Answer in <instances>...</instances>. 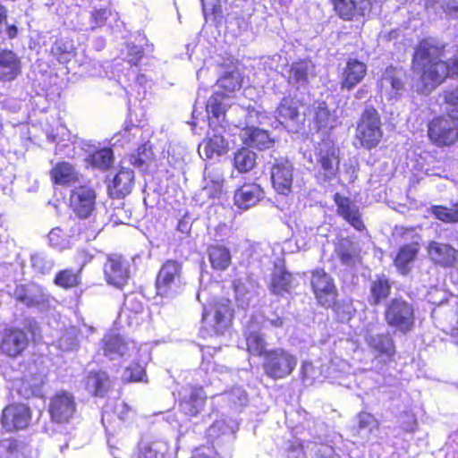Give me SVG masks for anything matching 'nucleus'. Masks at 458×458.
<instances>
[{
  "label": "nucleus",
  "mask_w": 458,
  "mask_h": 458,
  "mask_svg": "<svg viewBox=\"0 0 458 458\" xmlns=\"http://www.w3.org/2000/svg\"><path fill=\"white\" fill-rule=\"evenodd\" d=\"M228 400L235 405H243L247 400L246 392L242 387H236L228 394Z\"/></svg>",
  "instance_id": "58"
},
{
  "label": "nucleus",
  "mask_w": 458,
  "mask_h": 458,
  "mask_svg": "<svg viewBox=\"0 0 458 458\" xmlns=\"http://www.w3.org/2000/svg\"><path fill=\"white\" fill-rule=\"evenodd\" d=\"M256 153L248 148L237 150L233 157V165L241 173L250 171L256 165Z\"/></svg>",
  "instance_id": "39"
},
{
  "label": "nucleus",
  "mask_w": 458,
  "mask_h": 458,
  "mask_svg": "<svg viewBox=\"0 0 458 458\" xmlns=\"http://www.w3.org/2000/svg\"><path fill=\"white\" fill-rule=\"evenodd\" d=\"M444 98L447 104L458 108V88L445 91Z\"/></svg>",
  "instance_id": "62"
},
{
  "label": "nucleus",
  "mask_w": 458,
  "mask_h": 458,
  "mask_svg": "<svg viewBox=\"0 0 458 458\" xmlns=\"http://www.w3.org/2000/svg\"><path fill=\"white\" fill-rule=\"evenodd\" d=\"M228 299H221L204 308L201 333L207 335H223L228 331L232 320Z\"/></svg>",
  "instance_id": "3"
},
{
  "label": "nucleus",
  "mask_w": 458,
  "mask_h": 458,
  "mask_svg": "<svg viewBox=\"0 0 458 458\" xmlns=\"http://www.w3.org/2000/svg\"><path fill=\"white\" fill-rule=\"evenodd\" d=\"M313 111L314 121L319 129H327L335 126L337 117L335 111H330L325 102H315Z\"/></svg>",
  "instance_id": "35"
},
{
  "label": "nucleus",
  "mask_w": 458,
  "mask_h": 458,
  "mask_svg": "<svg viewBox=\"0 0 458 458\" xmlns=\"http://www.w3.org/2000/svg\"><path fill=\"white\" fill-rule=\"evenodd\" d=\"M50 244L59 250L70 247L69 236L60 227L52 229L48 234Z\"/></svg>",
  "instance_id": "50"
},
{
  "label": "nucleus",
  "mask_w": 458,
  "mask_h": 458,
  "mask_svg": "<svg viewBox=\"0 0 458 458\" xmlns=\"http://www.w3.org/2000/svg\"><path fill=\"white\" fill-rule=\"evenodd\" d=\"M428 136L437 145L453 144L458 138V120L451 115L434 119L428 125Z\"/></svg>",
  "instance_id": "7"
},
{
  "label": "nucleus",
  "mask_w": 458,
  "mask_h": 458,
  "mask_svg": "<svg viewBox=\"0 0 458 458\" xmlns=\"http://www.w3.org/2000/svg\"><path fill=\"white\" fill-rule=\"evenodd\" d=\"M318 162L325 178L330 179L335 175L339 165L338 149L332 142L323 141L319 145Z\"/></svg>",
  "instance_id": "16"
},
{
  "label": "nucleus",
  "mask_w": 458,
  "mask_h": 458,
  "mask_svg": "<svg viewBox=\"0 0 458 458\" xmlns=\"http://www.w3.org/2000/svg\"><path fill=\"white\" fill-rule=\"evenodd\" d=\"M433 215L439 220L446 223L458 222V203L452 208L444 206H434L431 208Z\"/></svg>",
  "instance_id": "47"
},
{
  "label": "nucleus",
  "mask_w": 458,
  "mask_h": 458,
  "mask_svg": "<svg viewBox=\"0 0 458 458\" xmlns=\"http://www.w3.org/2000/svg\"><path fill=\"white\" fill-rule=\"evenodd\" d=\"M109 15H111L110 10L99 9L92 13V19L94 20L96 26H99L105 22Z\"/></svg>",
  "instance_id": "63"
},
{
  "label": "nucleus",
  "mask_w": 458,
  "mask_h": 458,
  "mask_svg": "<svg viewBox=\"0 0 458 458\" xmlns=\"http://www.w3.org/2000/svg\"><path fill=\"white\" fill-rule=\"evenodd\" d=\"M134 173L129 168H121L114 177L109 186L111 194L115 198H122L129 194L133 187Z\"/></svg>",
  "instance_id": "26"
},
{
  "label": "nucleus",
  "mask_w": 458,
  "mask_h": 458,
  "mask_svg": "<svg viewBox=\"0 0 458 458\" xmlns=\"http://www.w3.org/2000/svg\"><path fill=\"white\" fill-rule=\"evenodd\" d=\"M446 55L442 48L430 40L420 42L414 55V66L420 69L421 87L420 90L429 93L448 76L458 75V47L449 63L443 60Z\"/></svg>",
  "instance_id": "1"
},
{
  "label": "nucleus",
  "mask_w": 458,
  "mask_h": 458,
  "mask_svg": "<svg viewBox=\"0 0 458 458\" xmlns=\"http://www.w3.org/2000/svg\"><path fill=\"white\" fill-rule=\"evenodd\" d=\"M335 199L339 215L355 229L361 230L364 225L360 219V215L357 206L349 199L341 197L339 194L335 195Z\"/></svg>",
  "instance_id": "27"
},
{
  "label": "nucleus",
  "mask_w": 458,
  "mask_h": 458,
  "mask_svg": "<svg viewBox=\"0 0 458 458\" xmlns=\"http://www.w3.org/2000/svg\"><path fill=\"white\" fill-rule=\"evenodd\" d=\"M51 180L55 184L68 186L78 180V173L68 162L56 163L50 171Z\"/></svg>",
  "instance_id": "29"
},
{
  "label": "nucleus",
  "mask_w": 458,
  "mask_h": 458,
  "mask_svg": "<svg viewBox=\"0 0 458 458\" xmlns=\"http://www.w3.org/2000/svg\"><path fill=\"white\" fill-rule=\"evenodd\" d=\"M368 343L371 348L379 353H386L387 355L392 353V343L387 336L380 335H371L368 339Z\"/></svg>",
  "instance_id": "49"
},
{
  "label": "nucleus",
  "mask_w": 458,
  "mask_h": 458,
  "mask_svg": "<svg viewBox=\"0 0 458 458\" xmlns=\"http://www.w3.org/2000/svg\"><path fill=\"white\" fill-rule=\"evenodd\" d=\"M298 359L284 349L277 348L266 352L263 369L269 377L280 379L289 376L295 369Z\"/></svg>",
  "instance_id": "4"
},
{
  "label": "nucleus",
  "mask_w": 458,
  "mask_h": 458,
  "mask_svg": "<svg viewBox=\"0 0 458 458\" xmlns=\"http://www.w3.org/2000/svg\"><path fill=\"white\" fill-rule=\"evenodd\" d=\"M436 4L449 15L458 14V0H427L426 6H433Z\"/></svg>",
  "instance_id": "54"
},
{
  "label": "nucleus",
  "mask_w": 458,
  "mask_h": 458,
  "mask_svg": "<svg viewBox=\"0 0 458 458\" xmlns=\"http://www.w3.org/2000/svg\"><path fill=\"white\" fill-rule=\"evenodd\" d=\"M0 458H26L25 448L13 439L1 440Z\"/></svg>",
  "instance_id": "40"
},
{
  "label": "nucleus",
  "mask_w": 458,
  "mask_h": 458,
  "mask_svg": "<svg viewBox=\"0 0 458 458\" xmlns=\"http://www.w3.org/2000/svg\"><path fill=\"white\" fill-rule=\"evenodd\" d=\"M31 265L38 272L45 274L53 268L54 263L43 253H35L31 256Z\"/></svg>",
  "instance_id": "51"
},
{
  "label": "nucleus",
  "mask_w": 458,
  "mask_h": 458,
  "mask_svg": "<svg viewBox=\"0 0 458 458\" xmlns=\"http://www.w3.org/2000/svg\"><path fill=\"white\" fill-rule=\"evenodd\" d=\"M88 165L106 170L114 162V153L109 148H102L90 153L85 159Z\"/></svg>",
  "instance_id": "37"
},
{
  "label": "nucleus",
  "mask_w": 458,
  "mask_h": 458,
  "mask_svg": "<svg viewBox=\"0 0 458 458\" xmlns=\"http://www.w3.org/2000/svg\"><path fill=\"white\" fill-rule=\"evenodd\" d=\"M241 138L245 144L260 150L269 148L273 145L267 131L255 126L244 127L241 132Z\"/></svg>",
  "instance_id": "28"
},
{
  "label": "nucleus",
  "mask_w": 458,
  "mask_h": 458,
  "mask_svg": "<svg viewBox=\"0 0 458 458\" xmlns=\"http://www.w3.org/2000/svg\"><path fill=\"white\" fill-rule=\"evenodd\" d=\"M91 259L92 255L86 250H78L75 256V261L80 266L79 271H81L82 267L91 260Z\"/></svg>",
  "instance_id": "61"
},
{
  "label": "nucleus",
  "mask_w": 458,
  "mask_h": 458,
  "mask_svg": "<svg viewBox=\"0 0 458 458\" xmlns=\"http://www.w3.org/2000/svg\"><path fill=\"white\" fill-rule=\"evenodd\" d=\"M14 297L27 307L39 310L47 309L50 301L44 289L32 283L18 285L14 291Z\"/></svg>",
  "instance_id": "10"
},
{
  "label": "nucleus",
  "mask_w": 458,
  "mask_h": 458,
  "mask_svg": "<svg viewBox=\"0 0 458 458\" xmlns=\"http://www.w3.org/2000/svg\"><path fill=\"white\" fill-rule=\"evenodd\" d=\"M381 122L374 108H366L356 130V139L366 148L376 147L382 138Z\"/></svg>",
  "instance_id": "5"
},
{
  "label": "nucleus",
  "mask_w": 458,
  "mask_h": 458,
  "mask_svg": "<svg viewBox=\"0 0 458 458\" xmlns=\"http://www.w3.org/2000/svg\"><path fill=\"white\" fill-rule=\"evenodd\" d=\"M208 260L215 270L225 271L231 264V251L225 246L214 244L208 249Z\"/></svg>",
  "instance_id": "30"
},
{
  "label": "nucleus",
  "mask_w": 458,
  "mask_h": 458,
  "mask_svg": "<svg viewBox=\"0 0 458 458\" xmlns=\"http://www.w3.org/2000/svg\"><path fill=\"white\" fill-rule=\"evenodd\" d=\"M78 334L76 327L67 328L58 341L59 348L63 351L73 350L78 345Z\"/></svg>",
  "instance_id": "48"
},
{
  "label": "nucleus",
  "mask_w": 458,
  "mask_h": 458,
  "mask_svg": "<svg viewBox=\"0 0 458 458\" xmlns=\"http://www.w3.org/2000/svg\"><path fill=\"white\" fill-rule=\"evenodd\" d=\"M206 397L202 388L191 387L180 403L181 410L187 415L195 416L203 409Z\"/></svg>",
  "instance_id": "25"
},
{
  "label": "nucleus",
  "mask_w": 458,
  "mask_h": 458,
  "mask_svg": "<svg viewBox=\"0 0 458 458\" xmlns=\"http://www.w3.org/2000/svg\"><path fill=\"white\" fill-rule=\"evenodd\" d=\"M314 65L311 61L303 60L292 64L288 72V82L300 89L309 83L310 77L313 76Z\"/></svg>",
  "instance_id": "20"
},
{
  "label": "nucleus",
  "mask_w": 458,
  "mask_h": 458,
  "mask_svg": "<svg viewBox=\"0 0 458 458\" xmlns=\"http://www.w3.org/2000/svg\"><path fill=\"white\" fill-rule=\"evenodd\" d=\"M104 274L108 284L122 288L129 279L128 265L120 256H110L104 265Z\"/></svg>",
  "instance_id": "13"
},
{
  "label": "nucleus",
  "mask_w": 458,
  "mask_h": 458,
  "mask_svg": "<svg viewBox=\"0 0 458 458\" xmlns=\"http://www.w3.org/2000/svg\"><path fill=\"white\" fill-rule=\"evenodd\" d=\"M143 310V304L138 296L131 294L125 297L122 316L127 317L129 326H137L140 323Z\"/></svg>",
  "instance_id": "34"
},
{
  "label": "nucleus",
  "mask_w": 458,
  "mask_h": 458,
  "mask_svg": "<svg viewBox=\"0 0 458 458\" xmlns=\"http://www.w3.org/2000/svg\"><path fill=\"white\" fill-rule=\"evenodd\" d=\"M234 290L236 300L238 301L242 308L244 309L246 306L249 305L250 301L252 296L251 293L246 291L244 284L242 283L235 284Z\"/></svg>",
  "instance_id": "56"
},
{
  "label": "nucleus",
  "mask_w": 458,
  "mask_h": 458,
  "mask_svg": "<svg viewBox=\"0 0 458 458\" xmlns=\"http://www.w3.org/2000/svg\"><path fill=\"white\" fill-rule=\"evenodd\" d=\"M30 420V409L24 404L9 405L4 409L2 413L3 427L8 431L26 428Z\"/></svg>",
  "instance_id": "14"
},
{
  "label": "nucleus",
  "mask_w": 458,
  "mask_h": 458,
  "mask_svg": "<svg viewBox=\"0 0 458 458\" xmlns=\"http://www.w3.org/2000/svg\"><path fill=\"white\" fill-rule=\"evenodd\" d=\"M359 433L361 437H368L378 427L377 420L368 412H360L358 416Z\"/></svg>",
  "instance_id": "46"
},
{
  "label": "nucleus",
  "mask_w": 458,
  "mask_h": 458,
  "mask_svg": "<svg viewBox=\"0 0 458 458\" xmlns=\"http://www.w3.org/2000/svg\"><path fill=\"white\" fill-rule=\"evenodd\" d=\"M156 287L161 297L175 296L182 288L181 265L176 261L167 260L159 270Z\"/></svg>",
  "instance_id": "6"
},
{
  "label": "nucleus",
  "mask_w": 458,
  "mask_h": 458,
  "mask_svg": "<svg viewBox=\"0 0 458 458\" xmlns=\"http://www.w3.org/2000/svg\"><path fill=\"white\" fill-rule=\"evenodd\" d=\"M371 299L374 304L386 299L390 293V284L385 276H379L373 280L370 286Z\"/></svg>",
  "instance_id": "42"
},
{
  "label": "nucleus",
  "mask_w": 458,
  "mask_h": 458,
  "mask_svg": "<svg viewBox=\"0 0 458 458\" xmlns=\"http://www.w3.org/2000/svg\"><path fill=\"white\" fill-rule=\"evenodd\" d=\"M242 85V76L238 70H232L225 72L224 75L217 81V87L224 90L217 91L211 97L219 94L223 97L222 103L226 105V109L229 107L228 98L229 94L239 90Z\"/></svg>",
  "instance_id": "23"
},
{
  "label": "nucleus",
  "mask_w": 458,
  "mask_h": 458,
  "mask_svg": "<svg viewBox=\"0 0 458 458\" xmlns=\"http://www.w3.org/2000/svg\"><path fill=\"white\" fill-rule=\"evenodd\" d=\"M419 251V243L417 242H413L412 243L406 245L403 248V263H409L413 260ZM404 272V267H403V273Z\"/></svg>",
  "instance_id": "57"
},
{
  "label": "nucleus",
  "mask_w": 458,
  "mask_h": 458,
  "mask_svg": "<svg viewBox=\"0 0 458 458\" xmlns=\"http://www.w3.org/2000/svg\"><path fill=\"white\" fill-rule=\"evenodd\" d=\"M335 12L346 21L352 20L356 15L365 16L369 14L374 3L372 0H332Z\"/></svg>",
  "instance_id": "15"
},
{
  "label": "nucleus",
  "mask_w": 458,
  "mask_h": 458,
  "mask_svg": "<svg viewBox=\"0 0 458 458\" xmlns=\"http://www.w3.org/2000/svg\"><path fill=\"white\" fill-rule=\"evenodd\" d=\"M367 73V66L364 63L356 59L347 62L341 76V86L343 89H352L359 84Z\"/></svg>",
  "instance_id": "19"
},
{
  "label": "nucleus",
  "mask_w": 458,
  "mask_h": 458,
  "mask_svg": "<svg viewBox=\"0 0 458 458\" xmlns=\"http://www.w3.org/2000/svg\"><path fill=\"white\" fill-rule=\"evenodd\" d=\"M267 116L266 114L256 108H249L246 114V126H255L256 123H265Z\"/></svg>",
  "instance_id": "55"
},
{
  "label": "nucleus",
  "mask_w": 458,
  "mask_h": 458,
  "mask_svg": "<svg viewBox=\"0 0 458 458\" xmlns=\"http://www.w3.org/2000/svg\"><path fill=\"white\" fill-rule=\"evenodd\" d=\"M430 259L440 265L448 266L456 259V250L451 246L443 243L431 242L428 246Z\"/></svg>",
  "instance_id": "33"
},
{
  "label": "nucleus",
  "mask_w": 458,
  "mask_h": 458,
  "mask_svg": "<svg viewBox=\"0 0 458 458\" xmlns=\"http://www.w3.org/2000/svg\"><path fill=\"white\" fill-rule=\"evenodd\" d=\"M102 342L104 355L111 360L130 354L131 352L136 350L134 342L125 341L123 337L114 334L106 335Z\"/></svg>",
  "instance_id": "17"
},
{
  "label": "nucleus",
  "mask_w": 458,
  "mask_h": 458,
  "mask_svg": "<svg viewBox=\"0 0 458 458\" xmlns=\"http://www.w3.org/2000/svg\"><path fill=\"white\" fill-rule=\"evenodd\" d=\"M222 98L219 94L210 97L206 106L209 130L199 146V153L205 158H218L229 150V142L224 135L229 121L226 117V105L222 103Z\"/></svg>",
  "instance_id": "2"
},
{
  "label": "nucleus",
  "mask_w": 458,
  "mask_h": 458,
  "mask_svg": "<svg viewBox=\"0 0 458 458\" xmlns=\"http://www.w3.org/2000/svg\"><path fill=\"white\" fill-rule=\"evenodd\" d=\"M386 319L391 326H399L401 324V302L394 299L387 307L386 311Z\"/></svg>",
  "instance_id": "52"
},
{
  "label": "nucleus",
  "mask_w": 458,
  "mask_h": 458,
  "mask_svg": "<svg viewBox=\"0 0 458 458\" xmlns=\"http://www.w3.org/2000/svg\"><path fill=\"white\" fill-rule=\"evenodd\" d=\"M335 362L331 363V366L324 369L323 365L317 366L309 361H304L301 365V374L303 379L314 383L316 381H321L323 378L332 377L335 378Z\"/></svg>",
  "instance_id": "31"
},
{
  "label": "nucleus",
  "mask_w": 458,
  "mask_h": 458,
  "mask_svg": "<svg viewBox=\"0 0 458 458\" xmlns=\"http://www.w3.org/2000/svg\"><path fill=\"white\" fill-rule=\"evenodd\" d=\"M21 61L11 50L0 49V80L13 81L21 73Z\"/></svg>",
  "instance_id": "22"
},
{
  "label": "nucleus",
  "mask_w": 458,
  "mask_h": 458,
  "mask_svg": "<svg viewBox=\"0 0 458 458\" xmlns=\"http://www.w3.org/2000/svg\"><path fill=\"white\" fill-rule=\"evenodd\" d=\"M263 197L261 188L257 184H246L236 191L234 204L240 209L245 210L255 206Z\"/></svg>",
  "instance_id": "24"
},
{
  "label": "nucleus",
  "mask_w": 458,
  "mask_h": 458,
  "mask_svg": "<svg viewBox=\"0 0 458 458\" xmlns=\"http://www.w3.org/2000/svg\"><path fill=\"white\" fill-rule=\"evenodd\" d=\"M311 285L318 301L325 307L332 306L337 296V290L332 277L324 270L312 273Z\"/></svg>",
  "instance_id": "8"
},
{
  "label": "nucleus",
  "mask_w": 458,
  "mask_h": 458,
  "mask_svg": "<svg viewBox=\"0 0 458 458\" xmlns=\"http://www.w3.org/2000/svg\"><path fill=\"white\" fill-rule=\"evenodd\" d=\"M75 411L76 403L70 393H57L50 400L49 413L51 419L57 423L69 422L73 418Z\"/></svg>",
  "instance_id": "9"
},
{
  "label": "nucleus",
  "mask_w": 458,
  "mask_h": 458,
  "mask_svg": "<svg viewBox=\"0 0 458 458\" xmlns=\"http://www.w3.org/2000/svg\"><path fill=\"white\" fill-rule=\"evenodd\" d=\"M291 285V274L282 270H278L274 273L271 282V291L275 294L281 295L287 293L290 290Z\"/></svg>",
  "instance_id": "41"
},
{
  "label": "nucleus",
  "mask_w": 458,
  "mask_h": 458,
  "mask_svg": "<svg viewBox=\"0 0 458 458\" xmlns=\"http://www.w3.org/2000/svg\"><path fill=\"white\" fill-rule=\"evenodd\" d=\"M383 93L389 99L399 100L401 81L399 72L395 68H387L381 81Z\"/></svg>",
  "instance_id": "32"
},
{
  "label": "nucleus",
  "mask_w": 458,
  "mask_h": 458,
  "mask_svg": "<svg viewBox=\"0 0 458 458\" xmlns=\"http://www.w3.org/2000/svg\"><path fill=\"white\" fill-rule=\"evenodd\" d=\"M51 53L59 63L65 64L73 56V45L69 40H56L51 48Z\"/></svg>",
  "instance_id": "43"
},
{
  "label": "nucleus",
  "mask_w": 458,
  "mask_h": 458,
  "mask_svg": "<svg viewBox=\"0 0 458 458\" xmlns=\"http://www.w3.org/2000/svg\"><path fill=\"white\" fill-rule=\"evenodd\" d=\"M276 117L281 124L292 127L291 131L297 130L300 117L297 102L290 98H283L277 107Z\"/></svg>",
  "instance_id": "21"
},
{
  "label": "nucleus",
  "mask_w": 458,
  "mask_h": 458,
  "mask_svg": "<svg viewBox=\"0 0 458 458\" xmlns=\"http://www.w3.org/2000/svg\"><path fill=\"white\" fill-rule=\"evenodd\" d=\"M70 205L73 212L80 217L89 216L95 209V191L87 186L75 188L70 197Z\"/></svg>",
  "instance_id": "12"
},
{
  "label": "nucleus",
  "mask_w": 458,
  "mask_h": 458,
  "mask_svg": "<svg viewBox=\"0 0 458 458\" xmlns=\"http://www.w3.org/2000/svg\"><path fill=\"white\" fill-rule=\"evenodd\" d=\"M150 150H148L145 147L139 149L138 157L131 156L130 157V163L134 166L141 167L150 158Z\"/></svg>",
  "instance_id": "59"
},
{
  "label": "nucleus",
  "mask_w": 458,
  "mask_h": 458,
  "mask_svg": "<svg viewBox=\"0 0 458 458\" xmlns=\"http://www.w3.org/2000/svg\"><path fill=\"white\" fill-rule=\"evenodd\" d=\"M271 181L276 192L288 195L292 191L293 181V165L284 158L276 160L271 167Z\"/></svg>",
  "instance_id": "11"
},
{
  "label": "nucleus",
  "mask_w": 458,
  "mask_h": 458,
  "mask_svg": "<svg viewBox=\"0 0 458 458\" xmlns=\"http://www.w3.org/2000/svg\"><path fill=\"white\" fill-rule=\"evenodd\" d=\"M223 182V176L218 171L206 172L202 193L208 198H217L222 192Z\"/></svg>",
  "instance_id": "38"
},
{
  "label": "nucleus",
  "mask_w": 458,
  "mask_h": 458,
  "mask_svg": "<svg viewBox=\"0 0 458 458\" xmlns=\"http://www.w3.org/2000/svg\"><path fill=\"white\" fill-rule=\"evenodd\" d=\"M80 280V271L74 272L72 269H64L55 276V284L67 289L78 285Z\"/></svg>",
  "instance_id": "44"
},
{
  "label": "nucleus",
  "mask_w": 458,
  "mask_h": 458,
  "mask_svg": "<svg viewBox=\"0 0 458 458\" xmlns=\"http://www.w3.org/2000/svg\"><path fill=\"white\" fill-rule=\"evenodd\" d=\"M115 412L117 413L120 420H126L131 417V415L133 414L132 410L127 406L124 403H120L116 405Z\"/></svg>",
  "instance_id": "64"
},
{
  "label": "nucleus",
  "mask_w": 458,
  "mask_h": 458,
  "mask_svg": "<svg viewBox=\"0 0 458 458\" xmlns=\"http://www.w3.org/2000/svg\"><path fill=\"white\" fill-rule=\"evenodd\" d=\"M27 345L28 337L23 331L10 329L5 332L0 349L4 354L10 357H16L25 350Z\"/></svg>",
  "instance_id": "18"
},
{
  "label": "nucleus",
  "mask_w": 458,
  "mask_h": 458,
  "mask_svg": "<svg viewBox=\"0 0 458 458\" xmlns=\"http://www.w3.org/2000/svg\"><path fill=\"white\" fill-rule=\"evenodd\" d=\"M146 377V372L142 366L139 364H133L125 369L123 378L126 381L139 382L144 381Z\"/></svg>",
  "instance_id": "53"
},
{
  "label": "nucleus",
  "mask_w": 458,
  "mask_h": 458,
  "mask_svg": "<svg viewBox=\"0 0 458 458\" xmlns=\"http://www.w3.org/2000/svg\"><path fill=\"white\" fill-rule=\"evenodd\" d=\"M403 330L410 329L412 326V316L413 311L412 309L406 303L403 302Z\"/></svg>",
  "instance_id": "60"
},
{
  "label": "nucleus",
  "mask_w": 458,
  "mask_h": 458,
  "mask_svg": "<svg viewBox=\"0 0 458 458\" xmlns=\"http://www.w3.org/2000/svg\"><path fill=\"white\" fill-rule=\"evenodd\" d=\"M247 350L254 356L266 355V343L264 338L258 332H250L246 337Z\"/></svg>",
  "instance_id": "45"
},
{
  "label": "nucleus",
  "mask_w": 458,
  "mask_h": 458,
  "mask_svg": "<svg viewBox=\"0 0 458 458\" xmlns=\"http://www.w3.org/2000/svg\"><path fill=\"white\" fill-rule=\"evenodd\" d=\"M110 382L106 372H90L85 381L86 389L96 396H103L109 387Z\"/></svg>",
  "instance_id": "36"
}]
</instances>
